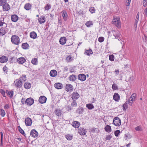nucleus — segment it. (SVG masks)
I'll return each instance as SVG.
<instances>
[{
  "label": "nucleus",
  "mask_w": 147,
  "mask_h": 147,
  "mask_svg": "<svg viewBox=\"0 0 147 147\" xmlns=\"http://www.w3.org/2000/svg\"><path fill=\"white\" fill-rule=\"evenodd\" d=\"M30 136L34 138H36L38 135V132L34 129L31 130L30 133Z\"/></svg>",
  "instance_id": "8"
},
{
  "label": "nucleus",
  "mask_w": 147,
  "mask_h": 147,
  "mask_svg": "<svg viewBox=\"0 0 147 147\" xmlns=\"http://www.w3.org/2000/svg\"><path fill=\"white\" fill-rule=\"evenodd\" d=\"M86 107L89 109L91 110L94 108L93 105L91 104H87L86 105Z\"/></svg>",
  "instance_id": "39"
},
{
  "label": "nucleus",
  "mask_w": 147,
  "mask_h": 147,
  "mask_svg": "<svg viewBox=\"0 0 147 147\" xmlns=\"http://www.w3.org/2000/svg\"><path fill=\"white\" fill-rule=\"evenodd\" d=\"M80 97L79 94L76 92H73L71 94V98L73 100H76Z\"/></svg>",
  "instance_id": "6"
},
{
  "label": "nucleus",
  "mask_w": 147,
  "mask_h": 147,
  "mask_svg": "<svg viewBox=\"0 0 147 147\" xmlns=\"http://www.w3.org/2000/svg\"><path fill=\"white\" fill-rule=\"evenodd\" d=\"M78 133L81 135H85L87 132L86 130L84 128L80 127L78 129Z\"/></svg>",
  "instance_id": "9"
},
{
  "label": "nucleus",
  "mask_w": 147,
  "mask_h": 147,
  "mask_svg": "<svg viewBox=\"0 0 147 147\" xmlns=\"http://www.w3.org/2000/svg\"><path fill=\"white\" fill-rule=\"evenodd\" d=\"M84 111V109L82 107H79L77 110V112L79 114H82Z\"/></svg>",
  "instance_id": "35"
},
{
  "label": "nucleus",
  "mask_w": 147,
  "mask_h": 147,
  "mask_svg": "<svg viewBox=\"0 0 147 147\" xmlns=\"http://www.w3.org/2000/svg\"><path fill=\"white\" fill-rule=\"evenodd\" d=\"M31 5L29 3L26 4L24 6V8L27 10H29L31 9Z\"/></svg>",
  "instance_id": "33"
},
{
  "label": "nucleus",
  "mask_w": 147,
  "mask_h": 147,
  "mask_svg": "<svg viewBox=\"0 0 147 147\" xmlns=\"http://www.w3.org/2000/svg\"><path fill=\"white\" fill-rule=\"evenodd\" d=\"M113 123L116 126H119L121 124V120L118 117H115L113 119Z\"/></svg>",
  "instance_id": "3"
},
{
  "label": "nucleus",
  "mask_w": 147,
  "mask_h": 147,
  "mask_svg": "<svg viewBox=\"0 0 147 147\" xmlns=\"http://www.w3.org/2000/svg\"><path fill=\"white\" fill-rule=\"evenodd\" d=\"M7 28H1L0 29V35L3 36L5 35L8 32Z\"/></svg>",
  "instance_id": "14"
},
{
  "label": "nucleus",
  "mask_w": 147,
  "mask_h": 147,
  "mask_svg": "<svg viewBox=\"0 0 147 147\" xmlns=\"http://www.w3.org/2000/svg\"><path fill=\"white\" fill-rule=\"evenodd\" d=\"M105 131L108 133L110 132L111 131V127L109 125H107L105 128Z\"/></svg>",
  "instance_id": "31"
},
{
  "label": "nucleus",
  "mask_w": 147,
  "mask_h": 147,
  "mask_svg": "<svg viewBox=\"0 0 147 147\" xmlns=\"http://www.w3.org/2000/svg\"><path fill=\"white\" fill-rule=\"evenodd\" d=\"M61 13L64 20L65 21H66L67 20V16L66 11L65 10H63L62 11Z\"/></svg>",
  "instance_id": "17"
},
{
  "label": "nucleus",
  "mask_w": 147,
  "mask_h": 147,
  "mask_svg": "<svg viewBox=\"0 0 147 147\" xmlns=\"http://www.w3.org/2000/svg\"><path fill=\"white\" fill-rule=\"evenodd\" d=\"M31 63L34 65H36L38 64V61L37 58H34L31 61Z\"/></svg>",
  "instance_id": "36"
},
{
  "label": "nucleus",
  "mask_w": 147,
  "mask_h": 147,
  "mask_svg": "<svg viewBox=\"0 0 147 147\" xmlns=\"http://www.w3.org/2000/svg\"><path fill=\"white\" fill-rule=\"evenodd\" d=\"M55 87L57 89H61L63 87V85L60 83H56L54 84Z\"/></svg>",
  "instance_id": "24"
},
{
  "label": "nucleus",
  "mask_w": 147,
  "mask_h": 147,
  "mask_svg": "<svg viewBox=\"0 0 147 147\" xmlns=\"http://www.w3.org/2000/svg\"><path fill=\"white\" fill-rule=\"evenodd\" d=\"M30 38L34 39L36 38L37 34L35 32L33 31L30 33Z\"/></svg>",
  "instance_id": "29"
},
{
  "label": "nucleus",
  "mask_w": 147,
  "mask_h": 147,
  "mask_svg": "<svg viewBox=\"0 0 147 147\" xmlns=\"http://www.w3.org/2000/svg\"><path fill=\"white\" fill-rule=\"evenodd\" d=\"M4 24H5L4 22H3L1 21H0V27L2 26Z\"/></svg>",
  "instance_id": "64"
},
{
  "label": "nucleus",
  "mask_w": 147,
  "mask_h": 147,
  "mask_svg": "<svg viewBox=\"0 0 147 147\" xmlns=\"http://www.w3.org/2000/svg\"><path fill=\"white\" fill-rule=\"evenodd\" d=\"M132 137V136L129 133L125 134L124 135V138L126 140H128L129 139H130Z\"/></svg>",
  "instance_id": "27"
},
{
  "label": "nucleus",
  "mask_w": 147,
  "mask_h": 147,
  "mask_svg": "<svg viewBox=\"0 0 147 147\" xmlns=\"http://www.w3.org/2000/svg\"><path fill=\"white\" fill-rule=\"evenodd\" d=\"M47 100L46 98L44 96H40L38 100V101L40 103H44L46 102Z\"/></svg>",
  "instance_id": "13"
},
{
  "label": "nucleus",
  "mask_w": 147,
  "mask_h": 147,
  "mask_svg": "<svg viewBox=\"0 0 147 147\" xmlns=\"http://www.w3.org/2000/svg\"><path fill=\"white\" fill-rule=\"evenodd\" d=\"M69 79L70 81L74 82L76 79V76L74 74L71 75L69 76Z\"/></svg>",
  "instance_id": "20"
},
{
  "label": "nucleus",
  "mask_w": 147,
  "mask_h": 147,
  "mask_svg": "<svg viewBox=\"0 0 147 147\" xmlns=\"http://www.w3.org/2000/svg\"><path fill=\"white\" fill-rule=\"evenodd\" d=\"M20 80L22 82H24L26 80V75L24 74L22 75L19 78Z\"/></svg>",
  "instance_id": "32"
},
{
  "label": "nucleus",
  "mask_w": 147,
  "mask_h": 147,
  "mask_svg": "<svg viewBox=\"0 0 147 147\" xmlns=\"http://www.w3.org/2000/svg\"><path fill=\"white\" fill-rule=\"evenodd\" d=\"M18 129L19 131L22 134H24V131L19 126H18Z\"/></svg>",
  "instance_id": "45"
},
{
  "label": "nucleus",
  "mask_w": 147,
  "mask_h": 147,
  "mask_svg": "<svg viewBox=\"0 0 147 147\" xmlns=\"http://www.w3.org/2000/svg\"><path fill=\"white\" fill-rule=\"evenodd\" d=\"M127 105L126 103H125L123 106V110H125L127 108Z\"/></svg>",
  "instance_id": "57"
},
{
  "label": "nucleus",
  "mask_w": 147,
  "mask_h": 147,
  "mask_svg": "<svg viewBox=\"0 0 147 147\" xmlns=\"http://www.w3.org/2000/svg\"><path fill=\"white\" fill-rule=\"evenodd\" d=\"M4 108L5 109H8L9 108V105L8 104H6L4 106Z\"/></svg>",
  "instance_id": "58"
},
{
  "label": "nucleus",
  "mask_w": 147,
  "mask_h": 147,
  "mask_svg": "<svg viewBox=\"0 0 147 147\" xmlns=\"http://www.w3.org/2000/svg\"><path fill=\"white\" fill-rule=\"evenodd\" d=\"M34 103V99L31 98H29L27 99L25 101V104L27 105L31 106Z\"/></svg>",
  "instance_id": "4"
},
{
  "label": "nucleus",
  "mask_w": 147,
  "mask_h": 147,
  "mask_svg": "<svg viewBox=\"0 0 147 147\" xmlns=\"http://www.w3.org/2000/svg\"><path fill=\"white\" fill-rule=\"evenodd\" d=\"M18 16L16 14L12 15L11 16V20L13 22H16L18 20Z\"/></svg>",
  "instance_id": "16"
},
{
  "label": "nucleus",
  "mask_w": 147,
  "mask_h": 147,
  "mask_svg": "<svg viewBox=\"0 0 147 147\" xmlns=\"http://www.w3.org/2000/svg\"><path fill=\"white\" fill-rule=\"evenodd\" d=\"M3 7V10L4 11H8L10 9L9 5L7 3H6V4H4Z\"/></svg>",
  "instance_id": "15"
},
{
  "label": "nucleus",
  "mask_w": 147,
  "mask_h": 147,
  "mask_svg": "<svg viewBox=\"0 0 147 147\" xmlns=\"http://www.w3.org/2000/svg\"><path fill=\"white\" fill-rule=\"evenodd\" d=\"M26 61L25 59L23 57H21L18 59L17 61L18 63L20 64H22L24 63Z\"/></svg>",
  "instance_id": "11"
},
{
  "label": "nucleus",
  "mask_w": 147,
  "mask_h": 147,
  "mask_svg": "<svg viewBox=\"0 0 147 147\" xmlns=\"http://www.w3.org/2000/svg\"><path fill=\"white\" fill-rule=\"evenodd\" d=\"M92 25L93 23L92 21H88L85 23V25L88 27H90Z\"/></svg>",
  "instance_id": "43"
},
{
  "label": "nucleus",
  "mask_w": 147,
  "mask_h": 147,
  "mask_svg": "<svg viewBox=\"0 0 147 147\" xmlns=\"http://www.w3.org/2000/svg\"><path fill=\"white\" fill-rule=\"evenodd\" d=\"M57 75V72L55 70H52L51 71L50 73V76L52 77H55Z\"/></svg>",
  "instance_id": "22"
},
{
  "label": "nucleus",
  "mask_w": 147,
  "mask_h": 147,
  "mask_svg": "<svg viewBox=\"0 0 147 147\" xmlns=\"http://www.w3.org/2000/svg\"><path fill=\"white\" fill-rule=\"evenodd\" d=\"M135 129L137 131H140L141 130V128L140 126H138L135 128Z\"/></svg>",
  "instance_id": "60"
},
{
  "label": "nucleus",
  "mask_w": 147,
  "mask_h": 147,
  "mask_svg": "<svg viewBox=\"0 0 147 147\" xmlns=\"http://www.w3.org/2000/svg\"><path fill=\"white\" fill-rule=\"evenodd\" d=\"M0 111L1 116L3 117H4L5 115V111L2 109H1Z\"/></svg>",
  "instance_id": "48"
},
{
  "label": "nucleus",
  "mask_w": 147,
  "mask_h": 147,
  "mask_svg": "<svg viewBox=\"0 0 147 147\" xmlns=\"http://www.w3.org/2000/svg\"><path fill=\"white\" fill-rule=\"evenodd\" d=\"M66 138L68 140H72L73 138V136L71 135L68 134L65 135Z\"/></svg>",
  "instance_id": "38"
},
{
  "label": "nucleus",
  "mask_w": 147,
  "mask_h": 147,
  "mask_svg": "<svg viewBox=\"0 0 147 147\" xmlns=\"http://www.w3.org/2000/svg\"><path fill=\"white\" fill-rule=\"evenodd\" d=\"M71 105L72 107H76L77 106V104L76 100H73L71 104Z\"/></svg>",
  "instance_id": "42"
},
{
  "label": "nucleus",
  "mask_w": 147,
  "mask_h": 147,
  "mask_svg": "<svg viewBox=\"0 0 147 147\" xmlns=\"http://www.w3.org/2000/svg\"><path fill=\"white\" fill-rule=\"evenodd\" d=\"M112 138V136L110 135H107L105 139L106 140H109Z\"/></svg>",
  "instance_id": "54"
},
{
  "label": "nucleus",
  "mask_w": 147,
  "mask_h": 147,
  "mask_svg": "<svg viewBox=\"0 0 147 147\" xmlns=\"http://www.w3.org/2000/svg\"><path fill=\"white\" fill-rule=\"evenodd\" d=\"M134 100H132L131 99H129V100L128 102L129 105H131Z\"/></svg>",
  "instance_id": "61"
},
{
  "label": "nucleus",
  "mask_w": 147,
  "mask_h": 147,
  "mask_svg": "<svg viewBox=\"0 0 147 147\" xmlns=\"http://www.w3.org/2000/svg\"><path fill=\"white\" fill-rule=\"evenodd\" d=\"M112 87L114 90H115L118 89L117 85L115 84H114L112 85Z\"/></svg>",
  "instance_id": "47"
},
{
  "label": "nucleus",
  "mask_w": 147,
  "mask_h": 147,
  "mask_svg": "<svg viewBox=\"0 0 147 147\" xmlns=\"http://www.w3.org/2000/svg\"><path fill=\"white\" fill-rule=\"evenodd\" d=\"M11 39V42L15 45H18L20 43V39L18 36L12 35Z\"/></svg>",
  "instance_id": "1"
},
{
  "label": "nucleus",
  "mask_w": 147,
  "mask_h": 147,
  "mask_svg": "<svg viewBox=\"0 0 147 147\" xmlns=\"http://www.w3.org/2000/svg\"><path fill=\"white\" fill-rule=\"evenodd\" d=\"M54 113L58 117H59L61 116V115L62 111L59 109H57L55 110L54 112Z\"/></svg>",
  "instance_id": "25"
},
{
  "label": "nucleus",
  "mask_w": 147,
  "mask_h": 147,
  "mask_svg": "<svg viewBox=\"0 0 147 147\" xmlns=\"http://www.w3.org/2000/svg\"><path fill=\"white\" fill-rule=\"evenodd\" d=\"M22 47L23 49L26 50L29 49V46L27 42H26L22 44Z\"/></svg>",
  "instance_id": "28"
},
{
  "label": "nucleus",
  "mask_w": 147,
  "mask_h": 147,
  "mask_svg": "<svg viewBox=\"0 0 147 147\" xmlns=\"http://www.w3.org/2000/svg\"><path fill=\"white\" fill-rule=\"evenodd\" d=\"M114 56L113 55H111L109 56V59L111 61H113L114 60Z\"/></svg>",
  "instance_id": "52"
},
{
  "label": "nucleus",
  "mask_w": 147,
  "mask_h": 147,
  "mask_svg": "<svg viewBox=\"0 0 147 147\" xmlns=\"http://www.w3.org/2000/svg\"><path fill=\"white\" fill-rule=\"evenodd\" d=\"M143 5L145 7L147 3V0L146 1V2H143Z\"/></svg>",
  "instance_id": "63"
},
{
  "label": "nucleus",
  "mask_w": 147,
  "mask_h": 147,
  "mask_svg": "<svg viewBox=\"0 0 147 147\" xmlns=\"http://www.w3.org/2000/svg\"><path fill=\"white\" fill-rule=\"evenodd\" d=\"M0 92L3 97H6L5 95V92L4 90L3 89H1L0 90Z\"/></svg>",
  "instance_id": "50"
},
{
  "label": "nucleus",
  "mask_w": 147,
  "mask_h": 147,
  "mask_svg": "<svg viewBox=\"0 0 147 147\" xmlns=\"http://www.w3.org/2000/svg\"><path fill=\"white\" fill-rule=\"evenodd\" d=\"M38 21L39 23L40 24L44 23L45 22V17L43 16L40 17L39 18Z\"/></svg>",
  "instance_id": "23"
},
{
  "label": "nucleus",
  "mask_w": 147,
  "mask_h": 147,
  "mask_svg": "<svg viewBox=\"0 0 147 147\" xmlns=\"http://www.w3.org/2000/svg\"><path fill=\"white\" fill-rule=\"evenodd\" d=\"M113 99L116 101H118L120 99V96L118 93H115L113 96Z\"/></svg>",
  "instance_id": "19"
},
{
  "label": "nucleus",
  "mask_w": 147,
  "mask_h": 147,
  "mask_svg": "<svg viewBox=\"0 0 147 147\" xmlns=\"http://www.w3.org/2000/svg\"><path fill=\"white\" fill-rule=\"evenodd\" d=\"M104 40V38L103 37H100L98 38V41L99 42H101Z\"/></svg>",
  "instance_id": "51"
},
{
  "label": "nucleus",
  "mask_w": 147,
  "mask_h": 147,
  "mask_svg": "<svg viewBox=\"0 0 147 147\" xmlns=\"http://www.w3.org/2000/svg\"><path fill=\"white\" fill-rule=\"evenodd\" d=\"M25 98H22L21 100V103L23 104H25Z\"/></svg>",
  "instance_id": "59"
},
{
  "label": "nucleus",
  "mask_w": 147,
  "mask_h": 147,
  "mask_svg": "<svg viewBox=\"0 0 147 147\" xmlns=\"http://www.w3.org/2000/svg\"><path fill=\"white\" fill-rule=\"evenodd\" d=\"M89 11L92 13H93L95 11V9L94 7H91L89 9Z\"/></svg>",
  "instance_id": "55"
},
{
  "label": "nucleus",
  "mask_w": 147,
  "mask_h": 147,
  "mask_svg": "<svg viewBox=\"0 0 147 147\" xmlns=\"http://www.w3.org/2000/svg\"><path fill=\"white\" fill-rule=\"evenodd\" d=\"M65 90L67 92H71L73 90V86L70 84H67L65 86Z\"/></svg>",
  "instance_id": "5"
},
{
  "label": "nucleus",
  "mask_w": 147,
  "mask_h": 147,
  "mask_svg": "<svg viewBox=\"0 0 147 147\" xmlns=\"http://www.w3.org/2000/svg\"><path fill=\"white\" fill-rule=\"evenodd\" d=\"M120 133V132L119 130H117L116 131H115L114 132V134L115 136H116L117 137L119 135V134Z\"/></svg>",
  "instance_id": "49"
},
{
  "label": "nucleus",
  "mask_w": 147,
  "mask_h": 147,
  "mask_svg": "<svg viewBox=\"0 0 147 147\" xmlns=\"http://www.w3.org/2000/svg\"><path fill=\"white\" fill-rule=\"evenodd\" d=\"M72 125L75 128H78L80 126V123L77 121H74L72 123Z\"/></svg>",
  "instance_id": "26"
},
{
  "label": "nucleus",
  "mask_w": 147,
  "mask_h": 147,
  "mask_svg": "<svg viewBox=\"0 0 147 147\" xmlns=\"http://www.w3.org/2000/svg\"><path fill=\"white\" fill-rule=\"evenodd\" d=\"M66 109L67 111H69L72 110L73 109L70 105H68L66 107Z\"/></svg>",
  "instance_id": "56"
},
{
  "label": "nucleus",
  "mask_w": 147,
  "mask_h": 147,
  "mask_svg": "<svg viewBox=\"0 0 147 147\" xmlns=\"http://www.w3.org/2000/svg\"><path fill=\"white\" fill-rule=\"evenodd\" d=\"M66 41V39L65 37H61L60 38L59 40V42L60 44L62 45H64Z\"/></svg>",
  "instance_id": "21"
},
{
  "label": "nucleus",
  "mask_w": 147,
  "mask_h": 147,
  "mask_svg": "<svg viewBox=\"0 0 147 147\" xmlns=\"http://www.w3.org/2000/svg\"><path fill=\"white\" fill-rule=\"evenodd\" d=\"M51 7V5L49 4H46L45 6V10H49Z\"/></svg>",
  "instance_id": "40"
},
{
  "label": "nucleus",
  "mask_w": 147,
  "mask_h": 147,
  "mask_svg": "<svg viewBox=\"0 0 147 147\" xmlns=\"http://www.w3.org/2000/svg\"><path fill=\"white\" fill-rule=\"evenodd\" d=\"M131 0H124L125 4L127 6H129Z\"/></svg>",
  "instance_id": "44"
},
{
  "label": "nucleus",
  "mask_w": 147,
  "mask_h": 147,
  "mask_svg": "<svg viewBox=\"0 0 147 147\" xmlns=\"http://www.w3.org/2000/svg\"><path fill=\"white\" fill-rule=\"evenodd\" d=\"M25 122L26 125L27 126H31L32 123V121L31 118L28 117L26 118L25 120Z\"/></svg>",
  "instance_id": "10"
},
{
  "label": "nucleus",
  "mask_w": 147,
  "mask_h": 147,
  "mask_svg": "<svg viewBox=\"0 0 147 147\" xmlns=\"http://www.w3.org/2000/svg\"><path fill=\"white\" fill-rule=\"evenodd\" d=\"M120 35L121 34H116V36H115L114 34H113V36H115V38H116L117 37L118 38L119 37Z\"/></svg>",
  "instance_id": "62"
},
{
  "label": "nucleus",
  "mask_w": 147,
  "mask_h": 147,
  "mask_svg": "<svg viewBox=\"0 0 147 147\" xmlns=\"http://www.w3.org/2000/svg\"><path fill=\"white\" fill-rule=\"evenodd\" d=\"M15 86L17 87L20 88L22 86V82L20 80L17 79L14 82Z\"/></svg>",
  "instance_id": "7"
},
{
  "label": "nucleus",
  "mask_w": 147,
  "mask_h": 147,
  "mask_svg": "<svg viewBox=\"0 0 147 147\" xmlns=\"http://www.w3.org/2000/svg\"><path fill=\"white\" fill-rule=\"evenodd\" d=\"M73 58L71 55L68 56L66 59V60L67 61L70 62L73 60Z\"/></svg>",
  "instance_id": "41"
},
{
  "label": "nucleus",
  "mask_w": 147,
  "mask_h": 147,
  "mask_svg": "<svg viewBox=\"0 0 147 147\" xmlns=\"http://www.w3.org/2000/svg\"><path fill=\"white\" fill-rule=\"evenodd\" d=\"M78 80L81 81H85L86 79V77L85 75L83 74H79L78 76Z\"/></svg>",
  "instance_id": "12"
},
{
  "label": "nucleus",
  "mask_w": 147,
  "mask_h": 147,
  "mask_svg": "<svg viewBox=\"0 0 147 147\" xmlns=\"http://www.w3.org/2000/svg\"><path fill=\"white\" fill-rule=\"evenodd\" d=\"M8 61L7 57L5 56H3L0 57V62L3 63L6 62Z\"/></svg>",
  "instance_id": "18"
},
{
  "label": "nucleus",
  "mask_w": 147,
  "mask_h": 147,
  "mask_svg": "<svg viewBox=\"0 0 147 147\" xmlns=\"http://www.w3.org/2000/svg\"><path fill=\"white\" fill-rule=\"evenodd\" d=\"M93 52L91 49L85 50L84 52V54L88 56H89L90 55L92 54Z\"/></svg>",
  "instance_id": "30"
},
{
  "label": "nucleus",
  "mask_w": 147,
  "mask_h": 147,
  "mask_svg": "<svg viewBox=\"0 0 147 147\" xmlns=\"http://www.w3.org/2000/svg\"><path fill=\"white\" fill-rule=\"evenodd\" d=\"M6 92L8 95L10 96L11 98L13 96V92L12 91H10L9 90H7Z\"/></svg>",
  "instance_id": "37"
},
{
  "label": "nucleus",
  "mask_w": 147,
  "mask_h": 147,
  "mask_svg": "<svg viewBox=\"0 0 147 147\" xmlns=\"http://www.w3.org/2000/svg\"><path fill=\"white\" fill-rule=\"evenodd\" d=\"M24 87L26 89H29L31 87V84L28 82H25L24 84Z\"/></svg>",
  "instance_id": "34"
},
{
  "label": "nucleus",
  "mask_w": 147,
  "mask_h": 147,
  "mask_svg": "<svg viewBox=\"0 0 147 147\" xmlns=\"http://www.w3.org/2000/svg\"><path fill=\"white\" fill-rule=\"evenodd\" d=\"M112 22L118 28H119L121 27L120 19L119 18L117 17L114 18Z\"/></svg>",
  "instance_id": "2"
},
{
  "label": "nucleus",
  "mask_w": 147,
  "mask_h": 147,
  "mask_svg": "<svg viewBox=\"0 0 147 147\" xmlns=\"http://www.w3.org/2000/svg\"><path fill=\"white\" fill-rule=\"evenodd\" d=\"M6 0H0V6H3V5L6 3Z\"/></svg>",
  "instance_id": "46"
},
{
  "label": "nucleus",
  "mask_w": 147,
  "mask_h": 147,
  "mask_svg": "<svg viewBox=\"0 0 147 147\" xmlns=\"http://www.w3.org/2000/svg\"><path fill=\"white\" fill-rule=\"evenodd\" d=\"M135 94H132L131 96L129 99H131L133 100H135Z\"/></svg>",
  "instance_id": "53"
}]
</instances>
